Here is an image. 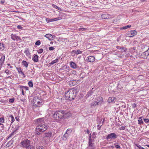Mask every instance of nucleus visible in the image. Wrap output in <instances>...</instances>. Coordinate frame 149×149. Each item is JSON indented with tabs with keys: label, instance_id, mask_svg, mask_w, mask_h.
Returning a JSON list of instances; mask_svg holds the SVG:
<instances>
[{
	"label": "nucleus",
	"instance_id": "obj_1",
	"mask_svg": "<svg viewBox=\"0 0 149 149\" xmlns=\"http://www.w3.org/2000/svg\"><path fill=\"white\" fill-rule=\"evenodd\" d=\"M45 120V119L44 118H40L37 120V121L39 125L35 129L36 133V134L39 135L47 129V125L44 123Z\"/></svg>",
	"mask_w": 149,
	"mask_h": 149
},
{
	"label": "nucleus",
	"instance_id": "obj_2",
	"mask_svg": "<svg viewBox=\"0 0 149 149\" xmlns=\"http://www.w3.org/2000/svg\"><path fill=\"white\" fill-rule=\"evenodd\" d=\"M65 94L66 99L71 101L75 98L76 95V91L73 89H71L66 92Z\"/></svg>",
	"mask_w": 149,
	"mask_h": 149
},
{
	"label": "nucleus",
	"instance_id": "obj_3",
	"mask_svg": "<svg viewBox=\"0 0 149 149\" xmlns=\"http://www.w3.org/2000/svg\"><path fill=\"white\" fill-rule=\"evenodd\" d=\"M66 113L65 111L64 110H58L53 113L52 117L56 120H58L59 119L65 118V115Z\"/></svg>",
	"mask_w": 149,
	"mask_h": 149
},
{
	"label": "nucleus",
	"instance_id": "obj_4",
	"mask_svg": "<svg viewBox=\"0 0 149 149\" xmlns=\"http://www.w3.org/2000/svg\"><path fill=\"white\" fill-rule=\"evenodd\" d=\"M19 146L22 148L26 149H31L30 141L27 139L22 140L19 144Z\"/></svg>",
	"mask_w": 149,
	"mask_h": 149
},
{
	"label": "nucleus",
	"instance_id": "obj_5",
	"mask_svg": "<svg viewBox=\"0 0 149 149\" xmlns=\"http://www.w3.org/2000/svg\"><path fill=\"white\" fill-rule=\"evenodd\" d=\"M33 100V106L35 107H40L43 104L42 100L37 97H34Z\"/></svg>",
	"mask_w": 149,
	"mask_h": 149
},
{
	"label": "nucleus",
	"instance_id": "obj_6",
	"mask_svg": "<svg viewBox=\"0 0 149 149\" xmlns=\"http://www.w3.org/2000/svg\"><path fill=\"white\" fill-rule=\"evenodd\" d=\"M118 137V135L114 133L109 134L106 137V139L108 140H112L115 139Z\"/></svg>",
	"mask_w": 149,
	"mask_h": 149
},
{
	"label": "nucleus",
	"instance_id": "obj_7",
	"mask_svg": "<svg viewBox=\"0 0 149 149\" xmlns=\"http://www.w3.org/2000/svg\"><path fill=\"white\" fill-rule=\"evenodd\" d=\"M10 38L13 41L16 40L17 41H18L21 40V39L15 34H12L10 35Z\"/></svg>",
	"mask_w": 149,
	"mask_h": 149
},
{
	"label": "nucleus",
	"instance_id": "obj_8",
	"mask_svg": "<svg viewBox=\"0 0 149 149\" xmlns=\"http://www.w3.org/2000/svg\"><path fill=\"white\" fill-rule=\"evenodd\" d=\"M137 34V32L135 30H132L128 32L127 36L130 37L134 36Z\"/></svg>",
	"mask_w": 149,
	"mask_h": 149
},
{
	"label": "nucleus",
	"instance_id": "obj_9",
	"mask_svg": "<svg viewBox=\"0 0 149 149\" xmlns=\"http://www.w3.org/2000/svg\"><path fill=\"white\" fill-rule=\"evenodd\" d=\"M94 140L93 139H89L88 141V147L91 148L92 149L94 148Z\"/></svg>",
	"mask_w": 149,
	"mask_h": 149
},
{
	"label": "nucleus",
	"instance_id": "obj_10",
	"mask_svg": "<svg viewBox=\"0 0 149 149\" xmlns=\"http://www.w3.org/2000/svg\"><path fill=\"white\" fill-rule=\"evenodd\" d=\"M44 137H47L50 138L51 137L53 136V135L52 133L51 132H46L43 134Z\"/></svg>",
	"mask_w": 149,
	"mask_h": 149
},
{
	"label": "nucleus",
	"instance_id": "obj_11",
	"mask_svg": "<svg viewBox=\"0 0 149 149\" xmlns=\"http://www.w3.org/2000/svg\"><path fill=\"white\" fill-rule=\"evenodd\" d=\"M95 60V58L93 56H91L87 57L86 60L87 61L90 62H93Z\"/></svg>",
	"mask_w": 149,
	"mask_h": 149
},
{
	"label": "nucleus",
	"instance_id": "obj_12",
	"mask_svg": "<svg viewBox=\"0 0 149 149\" xmlns=\"http://www.w3.org/2000/svg\"><path fill=\"white\" fill-rule=\"evenodd\" d=\"M5 56L4 55L2 56L0 59V68H1L2 65H3L5 61Z\"/></svg>",
	"mask_w": 149,
	"mask_h": 149
},
{
	"label": "nucleus",
	"instance_id": "obj_13",
	"mask_svg": "<svg viewBox=\"0 0 149 149\" xmlns=\"http://www.w3.org/2000/svg\"><path fill=\"white\" fill-rule=\"evenodd\" d=\"M70 65L71 68L74 69H76L78 67L77 64L72 61H71L70 62Z\"/></svg>",
	"mask_w": 149,
	"mask_h": 149
},
{
	"label": "nucleus",
	"instance_id": "obj_14",
	"mask_svg": "<svg viewBox=\"0 0 149 149\" xmlns=\"http://www.w3.org/2000/svg\"><path fill=\"white\" fill-rule=\"evenodd\" d=\"M148 56V54L146 51L141 54V57L142 58L146 59Z\"/></svg>",
	"mask_w": 149,
	"mask_h": 149
},
{
	"label": "nucleus",
	"instance_id": "obj_15",
	"mask_svg": "<svg viewBox=\"0 0 149 149\" xmlns=\"http://www.w3.org/2000/svg\"><path fill=\"white\" fill-rule=\"evenodd\" d=\"M95 101L97 102V103L98 104L99 103H102L103 102V99L102 97L99 96L97 97L96 98Z\"/></svg>",
	"mask_w": 149,
	"mask_h": 149
},
{
	"label": "nucleus",
	"instance_id": "obj_16",
	"mask_svg": "<svg viewBox=\"0 0 149 149\" xmlns=\"http://www.w3.org/2000/svg\"><path fill=\"white\" fill-rule=\"evenodd\" d=\"M45 36L50 40H52L53 39L52 36L50 34H46Z\"/></svg>",
	"mask_w": 149,
	"mask_h": 149
},
{
	"label": "nucleus",
	"instance_id": "obj_17",
	"mask_svg": "<svg viewBox=\"0 0 149 149\" xmlns=\"http://www.w3.org/2000/svg\"><path fill=\"white\" fill-rule=\"evenodd\" d=\"M32 59L34 62H37L38 61V56L36 55H35Z\"/></svg>",
	"mask_w": 149,
	"mask_h": 149
},
{
	"label": "nucleus",
	"instance_id": "obj_18",
	"mask_svg": "<svg viewBox=\"0 0 149 149\" xmlns=\"http://www.w3.org/2000/svg\"><path fill=\"white\" fill-rule=\"evenodd\" d=\"M97 102L96 101H93L91 104V108H93L96 105H98Z\"/></svg>",
	"mask_w": 149,
	"mask_h": 149
},
{
	"label": "nucleus",
	"instance_id": "obj_19",
	"mask_svg": "<svg viewBox=\"0 0 149 149\" xmlns=\"http://www.w3.org/2000/svg\"><path fill=\"white\" fill-rule=\"evenodd\" d=\"M29 63L25 61H23L22 62V64L26 68H27L28 67Z\"/></svg>",
	"mask_w": 149,
	"mask_h": 149
},
{
	"label": "nucleus",
	"instance_id": "obj_20",
	"mask_svg": "<svg viewBox=\"0 0 149 149\" xmlns=\"http://www.w3.org/2000/svg\"><path fill=\"white\" fill-rule=\"evenodd\" d=\"M115 100V97H111L109 98L108 101L109 102H114Z\"/></svg>",
	"mask_w": 149,
	"mask_h": 149
},
{
	"label": "nucleus",
	"instance_id": "obj_21",
	"mask_svg": "<svg viewBox=\"0 0 149 149\" xmlns=\"http://www.w3.org/2000/svg\"><path fill=\"white\" fill-rule=\"evenodd\" d=\"M58 58H57L55 60L52 61L51 62L49 63V64L50 65H52L54 64V63H56L58 61Z\"/></svg>",
	"mask_w": 149,
	"mask_h": 149
},
{
	"label": "nucleus",
	"instance_id": "obj_22",
	"mask_svg": "<svg viewBox=\"0 0 149 149\" xmlns=\"http://www.w3.org/2000/svg\"><path fill=\"white\" fill-rule=\"evenodd\" d=\"M9 119L11 120V122L10 123V124H11L12 123H13L15 121L14 118L13 116L12 115H10L9 116Z\"/></svg>",
	"mask_w": 149,
	"mask_h": 149
},
{
	"label": "nucleus",
	"instance_id": "obj_23",
	"mask_svg": "<svg viewBox=\"0 0 149 149\" xmlns=\"http://www.w3.org/2000/svg\"><path fill=\"white\" fill-rule=\"evenodd\" d=\"M69 135L65 134L63 136V140L66 141L67 140V139L69 137Z\"/></svg>",
	"mask_w": 149,
	"mask_h": 149
},
{
	"label": "nucleus",
	"instance_id": "obj_24",
	"mask_svg": "<svg viewBox=\"0 0 149 149\" xmlns=\"http://www.w3.org/2000/svg\"><path fill=\"white\" fill-rule=\"evenodd\" d=\"M4 45L2 42L0 43V51H2L4 48Z\"/></svg>",
	"mask_w": 149,
	"mask_h": 149
},
{
	"label": "nucleus",
	"instance_id": "obj_25",
	"mask_svg": "<svg viewBox=\"0 0 149 149\" xmlns=\"http://www.w3.org/2000/svg\"><path fill=\"white\" fill-rule=\"evenodd\" d=\"M138 121L139 122V124L141 125L143 123V121H142V117H139L138 118Z\"/></svg>",
	"mask_w": 149,
	"mask_h": 149
},
{
	"label": "nucleus",
	"instance_id": "obj_26",
	"mask_svg": "<svg viewBox=\"0 0 149 149\" xmlns=\"http://www.w3.org/2000/svg\"><path fill=\"white\" fill-rule=\"evenodd\" d=\"M131 25H127L125 26H123L121 28H120V29L121 30H125L127 29L128 28H130L131 27Z\"/></svg>",
	"mask_w": 149,
	"mask_h": 149
},
{
	"label": "nucleus",
	"instance_id": "obj_27",
	"mask_svg": "<svg viewBox=\"0 0 149 149\" xmlns=\"http://www.w3.org/2000/svg\"><path fill=\"white\" fill-rule=\"evenodd\" d=\"M72 130L71 129H68L67 130L65 133L70 135V134L72 132Z\"/></svg>",
	"mask_w": 149,
	"mask_h": 149
},
{
	"label": "nucleus",
	"instance_id": "obj_28",
	"mask_svg": "<svg viewBox=\"0 0 149 149\" xmlns=\"http://www.w3.org/2000/svg\"><path fill=\"white\" fill-rule=\"evenodd\" d=\"M4 121L5 119L3 117L0 118V123L1 124V125H3V123H4Z\"/></svg>",
	"mask_w": 149,
	"mask_h": 149
},
{
	"label": "nucleus",
	"instance_id": "obj_29",
	"mask_svg": "<svg viewBox=\"0 0 149 149\" xmlns=\"http://www.w3.org/2000/svg\"><path fill=\"white\" fill-rule=\"evenodd\" d=\"M52 7H54V8H55L58 10H61V9L60 8H59V7L57 6L55 4H52Z\"/></svg>",
	"mask_w": 149,
	"mask_h": 149
},
{
	"label": "nucleus",
	"instance_id": "obj_30",
	"mask_svg": "<svg viewBox=\"0 0 149 149\" xmlns=\"http://www.w3.org/2000/svg\"><path fill=\"white\" fill-rule=\"evenodd\" d=\"M114 145L115 147L117 148L120 149V147L118 143H116L114 144Z\"/></svg>",
	"mask_w": 149,
	"mask_h": 149
},
{
	"label": "nucleus",
	"instance_id": "obj_31",
	"mask_svg": "<svg viewBox=\"0 0 149 149\" xmlns=\"http://www.w3.org/2000/svg\"><path fill=\"white\" fill-rule=\"evenodd\" d=\"M120 52H126L127 50V49L126 48H124L123 47H120Z\"/></svg>",
	"mask_w": 149,
	"mask_h": 149
},
{
	"label": "nucleus",
	"instance_id": "obj_32",
	"mask_svg": "<svg viewBox=\"0 0 149 149\" xmlns=\"http://www.w3.org/2000/svg\"><path fill=\"white\" fill-rule=\"evenodd\" d=\"M76 83L75 81H70L69 82V83L70 85L71 86H74L75 85Z\"/></svg>",
	"mask_w": 149,
	"mask_h": 149
},
{
	"label": "nucleus",
	"instance_id": "obj_33",
	"mask_svg": "<svg viewBox=\"0 0 149 149\" xmlns=\"http://www.w3.org/2000/svg\"><path fill=\"white\" fill-rule=\"evenodd\" d=\"M28 85L30 87H32L33 86V82L31 81H29L28 82Z\"/></svg>",
	"mask_w": 149,
	"mask_h": 149
},
{
	"label": "nucleus",
	"instance_id": "obj_34",
	"mask_svg": "<svg viewBox=\"0 0 149 149\" xmlns=\"http://www.w3.org/2000/svg\"><path fill=\"white\" fill-rule=\"evenodd\" d=\"M19 74L21 76V77L22 78H25L26 76L24 73L22 71Z\"/></svg>",
	"mask_w": 149,
	"mask_h": 149
},
{
	"label": "nucleus",
	"instance_id": "obj_35",
	"mask_svg": "<svg viewBox=\"0 0 149 149\" xmlns=\"http://www.w3.org/2000/svg\"><path fill=\"white\" fill-rule=\"evenodd\" d=\"M61 19V18L60 17H58L57 18H55L53 19H52V20H53V22L56 21L58 20H60Z\"/></svg>",
	"mask_w": 149,
	"mask_h": 149
},
{
	"label": "nucleus",
	"instance_id": "obj_36",
	"mask_svg": "<svg viewBox=\"0 0 149 149\" xmlns=\"http://www.w3.org/2000/svg\"><path fill=\"white\" fill-rule=\"evenodd\" d=\"M87 29V28H80L79 29V31H85Z\"/></svg>",
	"mask_w": 149,
	"mask_h": 149
},
{
	"label": "nucleus",
	"instance_id": "obj_37",
	"mask_svg": "<svg viewBox=\"0 0 149 149\" xmlns=\"http://www.w3.org/2000/svg\"><path fill=\"white\" fill-rule=\"evenodd\" d=\"M17 70L18 73L19 74L22 71V69L21 68H16Z\"/></svg>",
	"mask_w": 149,
	"mask_h": 149
},
{
	"label": "nucleus",
	"instance_id": "obj_38",
	"mask_svg": "<svg viewBox=\"0 0 149 149\" xmlns=\"http://www.w3.org/2000/svg\"><path fill=\"white\" fill-rule=\"evenodd\" d=\"M107 14H103L102 15V17L103 19H106L107 18V17H105L106 16H107Z\"/></svg>",
	"mask_w": 149,
	"mask_h": 149
},
{
	"label": "nucleus",
	"instance_id": "obj_39",
	"mask_svg": "<svg viewBox=\"0 0 149 149\" xmlns=\"http://www.w3.org/2000/svg\"><path fill=\"white\" fill-rule=\"evenodd\" d=\"M41 44L40 41V40H37L35 43V44L37 45H39Z\"/></svg>",
	"mask_w": 149,
	"mask_h": 149
},
{
	"label": "nucleus",
	"instance_id": "obj_40",
	"mask_svg": "<svg viewBox=\"0 0 149 149\" xmlns=\"http://www.w3.org/2000/svg\"><path fill=\"white\" fill-rule=\"evenodd\" d=\"M46 21L47 23H49V22H53V20H52V19H51L47 18H46Z\"/></svg>",
	"mask_w": 149,
	"mask_h": 149
},
{
	"label": "nucleus",
	"instance_id": "obj_41",
	"mask_svg": "<svg viewBox=\"0 0 149 149\" xmlns=\"http://www.w3.org/2000/svg\"><path fill=\"white\" fill-rule=\"evenodd\" d=\"M135 145L139 149H145L143 147H141L140 145L138 144H136Z\"/></svg>",
	"mask_w": 149,
	"mask_h": 149
},
{
	"label": "nucleus",
	"instance_id": "obj_42",
	"mask_svg": "<svg viewBox=\"0 0 149 149\" xmlns=\"http://www.w3.org/2000/svg\"><path fill=\"white\" fill-rule=\"evenodd\" d=\"M22 89H23V90H29V88L27 86H22Z\"/></svg>",
	"mask_w": 149,
	"mask_h": 149
},
{
	"label": "nucleus",
	"instance_id": "obj_43",
	"mask_svg": "<svg viewBox=\"0 0 149 149\" xmlns=\"http://www.w3.org/2000/svg\"><path fill=\"white\" fill-rule=\"evenodd\" d=\"M43 50L42 49H39L37 51V52L39 54H41L43 52Z\"/></svg>",
	"mask_w": 149,
	"mask_h": 149
},
{
	"label": "nucleus",
	"instance_id": "obj_44",
	"mask_svg": "<svg viewBox=\"0 0 149 149\" xmlns=\"http://www.w3.org/2000/svg\"><path fill=\"white\" fill-rule=\"evenodd\" d=\"M15 132L14 131L8 137V139H9L12 136H13L15 134Z\"/></svg>",
	"mask_w": 149,
	"mask_h": 149
},
{
	"label": "nucleus",
	"instance_id": "obj_45",
	"mask_svg": "<svg viewBox=\"0 0 149 149\" xmlns=\"http://www.w3.org/2000/svg\"><path fill=\"white\" fill-rule=\"evenodd\" d=\"M144 122L146 123H149V119L148 118H146L144 119Z\"/></svg>",
	"mask_w": 149,
	"mask_h": 149
},
{
	"label": "nucleus",
	"instance_id": "obj_46",
	"mask_svg": "<svg viewBox=\"0 0 149 149\" xmlns=\"http://www.w3.org/2000/svg\"><path fill=\"white\" fill-rule=\"evenodd\" d=\"M82 51L80 50H78L76 51V55H78L79 54H81Z\"/></svg>",
	"mask_w": 149,
	"mask_h": 149
},
{
	"label": "nucleus",
	"instance_id": "obj_47",
	"mask_svg": "<svg viewBox=\"0 0 149 149\" xmlns=\"http://www.w3.org/2000/svg\"><path fill=\"white\" fill-rule=\"evenodd\" d=\"M96 134L95 133L93 132L92 134V138L95 139L96 137Z\"/></svg>",
	"mask_w": 149,
	"mask_h": 149
},
{
	"label": "nucleus",
	"instance_id": "obj_48",
	"mask_svg": "<svg viewBox=\"0 0 149 149\" xmlns=\"http://www.w3.org/2000/svg\"><path fill=\"white\" fill-rule=\"evenodd\" d=\"M9 71L8 69L5 70V72L6 73L7 75H9L10 74L9 73Z\"/></svg>",
	"mask_w": 149,
	"mask_h": 149
},
{
	"label": "nucleus",
	"instance_id": "obj_49",
	"mask_svg": "<svg viewBox=\"0 0 149 149\" xmlns=\"http://www.w3.org/2000/svg\"><path fill=\"white\" fill-rule=\"evenodd\" d=\"M14 98H12L9 99L8 100L9 102L11 103H13L14 102Z\"/></svg>",
	"mask_w": 149,
	"mask_h": 149
},
{
	"label": "nucleus",
	"instance_id": "obj_50",
	"mask_svg": "<svg viewBox=\"0 0 149 149\" xmlns=\"http://www.w3.org/2000/svg\"><path fill=\"white\" fill-rule=\"evenodd\" d=\"M37 149H45L44 147L42 146H39L38 147Z\"/></svg>",
	"mask_w": 149,
	"mask_h": 149
},
{
	"label": "nucleus",
	"instance_id": "obj_51",
	"mask_svg": "<svg viewBox=\"0 0 149 149\" xmlns=\"http://www.w3.org/2000/svg\"><path fill=\"white\" fill-rule=\"evenodd\" d=\"M132 106L133 108H135V107H136V104L133 103L132 104Z\"/></svg>",
	"mask_w": 149,
	"mask_h": 149
},
{
	"label": "nucleus",
	"instance_id": "obj_52",
	"mask_svg": "<svg viewBox=\"0 0 149 149\" xmlns=\"http://www.w3.org/2000/svg\"><path fill=\"white\" fill-rule=\"evenodd\" d=\"M54 49V47H49V49L50 51H52V50H53Z\"/></svg>",
	"mask_w": 149,
	"mask_h": 149
},
{
	"label": "nucleus",
	"instance_id": "obj_53",
	"mask_svg": "<svg viewBox=\"0 0 149 149\" xmlns=\"http://www.w3.org/2000/svg\"><path fill=\"white\" fill-rule=\"evenodd\" d=\"M17 28L18 29H21L22 28V27L21 25H18L17 26Z\"/></svg>",
	"mask_w": 149,
	"mask_h": 149
},
{
	"label": "nucleus",
	"instance_id": "obj_54",
	"mask_svg": "<svg viewBox=\"0 0 149 149\" xmlns=\"http://www.w3.org/2000/svg\"><path fill=\"white\" fill-rule=\"evenodd\" d=\"M125 129V127L123 126L121 127L120 128V130H124Z\"/></svg>",
	"mask_w": 149,
	"mask_h": 149
},
{
	"label": "nucleus",
	"instance_id": "obj_55",
	"mask_svg": "<svg viewBox=\"0 0 149 149\" xmlns=\"http://www.w3.org/2000/svg\"><path fill=\"white\" fill-rule=\"evenodd\" d=\"M5 2L4 0H1L0 1V3L1 4H3L5 3Z\"/></svg>",
	"mask_w": 149,
	"mask_h": 149
},
{
	"label": "nucleus",
	"instance_id": "obj_56",
	"mask_svg": "<svg viewBox=\"0 0 149 149\" xmlns=\"http://www.w3.org/2000/svg\"><path fill=\"white\" fill-rule=\"evenodd\" d=\"M102 125H101V126H100V125H97V127H98L97 128L99 130H100V127Z\"/></svg>",
	"mask_w": 149,
	"mask_h": 149
},
{
	"label": "nucleus",
	"instance_id": "obj_57",
	"mask_svg": "<svg viewBox=\"0 0 149 149\" xmlns=\"http://www.w3.org/2000/svg\"><path fill=\"white\" fill-rule=\"evenodd\" d=\"M72 53L76 55V50H73L72 52Z\"/></svg>",
	"mask_w": 149,
	"mask_h": 149
},
{
	"label": "nucleus",
	"instance_id": "obj_58",
	"mask_svg": "<svg viewBox=\"0 0 149 149\" xmlns=\"http://www.w3.org/2000/svg\"><path fill=\"white\" fill-rule=\"evenodd\" d=\"M15 118L17 121H19V119L18 117L17 116L15 117Z\"/></svg>",
	"mask_w": 149,
	"mask_h": 149
},
{
	"label": "nucleus",
	"instance_id": "obj_59",
	"mask_svg": "<svg viewBox=\"0 0 149 149\" xmlns=\"http://www.w3.org/2000/svg\"><path fill=\"white\" fill-rule=\"evenodd\" d=\"M88 139H92V136H91V134H90L89 135V136Z\"/></svg>",
	"mask_w": 149,
	"mask_h": 149
},
{
	"label": "nucleus",
	"instance_id": "obj_60",
	"mask_svg": "<svg viewBox=\"0 0 149 149\" xmlns=\"http://www.w3.org/2000/svg\"><path fill=\"white\" fill-rule=\"evenodd\" d=\"M146 52H147L148 54V55H149V47L148 48V49L146 51Z\"/></svg>",
	"mask_w": 149,
	"mask_h": 149
},
{
	"label": "nucleus",
	"instance_id": "obj_61",
	"mask_svg": "<svg viewBox=\"0 0 149 149\" xmlns=\"http://www.w3.org/2000/svg\"><path fill=\"white\" fill-rule=\"evenodd\" d=\"M22 94L23 95H25L24 92V91L23 89H22Z\"/></svg>",
	"mask_w": 149,
	"mask_h": 149
},
{
	"label": "nucleus",
	"instance_id": "obj_62",
	"mask_svg": "<svg viewBox=\"0 0 149 149\" xmlns=\"http://www.w3.org/2000/svg\"><path fill=\"white\" fill-rule=\"evenodd\" d=\"M24 52L26 54H29V52L28 51H25Z\"/></svg>",
	"mask_w": 149,
	"mask_h": 149
},
{
	"label": "nucleus",
	"instance_id": "obj_63",
	"mask_svg": "<svg viewBox=\"0 0 149 149\" xmlns=\"http://www.w3.org/2000/svg\"><path fill=\"white\" fill-rule=\"evenodd\" d=\"M136 48L135 47H134L133 48H131V49L132 50H132L133 51H134V52L135 51V49Z\"/></svg>",
	"mask_w": 149,
	"mask_h": 149
},
{
	"label": "nucleus",
	"instance_id": "obj_64",
	"mask_svg": "<svg viewBox=\"0 0 149 149\" xmlns=\"http://www.w3.org/2000/svg\"><path fill=\"white\" fill-rule=\"evenodd\" d=\"M120 47L119 46H117V47H116V48L118 49H120Z\"/></svg>",
	"mask_w": 149,
	"mask_h": 149
}]
</instances>
